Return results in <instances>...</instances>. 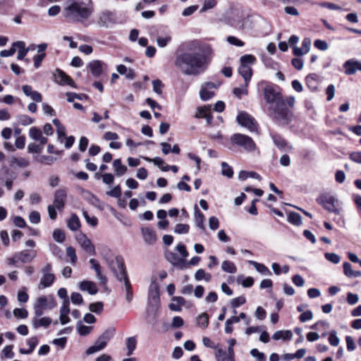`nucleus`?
I'll return each mask as SVG.
<instances>
[{"label":"nucleus","instance_id":"f257e3e1","mask_svg":"<svg viewBox=\"0 0 361 361\" xmlns=\"http://www.w3.org/2000/svg\"><path fill=\"white\" fill-rule=\"evenodd\" d=\"M175 66L186 75H197L206 68V58L197 52H183L175 59Z\"/></svg>","mask_w":361,"mask_h":361},{"label":"nucleus","instance_id":"f03ea898","mask_svg":"<svg viewBox=\"0 0 361 361\" xmlns=\"http://www.w3.org/2000/svg\"><path fill=\"white\" fill-rule=\"evenodd\" d=\"M94 12L90 1H71L63 10V16L68 22L85 23Z\"/></svg>","mask_w":361,"mask_h":361},{"label":"nucleus","instance_id":"7ed1b4c3","mask_svg":"<svg viewBox=\"0 0 361 361\" xmlns=\"http://www.w3.org/2000/svg\"><path fill=\"white\" fill-rule=\"evenodd\" d=\"M269 115L279 124L287 125L292 120L293 114L287 107L284 100L274 106H269Z\"/></svg>","mask_w":361,"mask_h":361},{"label":"nucleus","instance_id":"20e7f679","mask_svg":"<svg viewBox=\"0 0 361 361\" xmlns=\"http://www.w3.org/2000/svg\"><path fill=\"white\" fill-rule=\"evenodd\" d=\"M67 197V192L65 189H58L54 192V198L53 204H50L47 207L49 216L51 220L56 219L57 213L56 209L62 211L64 208Z\"/></svg>","mask_w":361,"mask_h":361},{"label":"nucleus","instance_id":"39448f33","mask_svg":"<svg viewBox=\"0 0 361 361\" xmlns=\"http://www.w3.org/2000/svg\"><path fill=\"white\" fill-rule=\"evenodd\" d=\"M232 144L242 147L244 150L248 152H254L257 146L254 140L248 135L235 133L230 139Z\"/></svg>","mask_w":361,"mask_h":361},{"label":"nucleus","instance_id":"423d86ee","mask_svg":"<svg viewBox=\"0 0 361 361\" xmlns=\"http://www.w3.org/2000/svg\"><path fill=\"white\" fill-rule=\"evenodd\" d=\"M108 263L110 269L114 272L116 278L120 281L127 279V274L124 267L123 259L121 257H116L111 260H109L105 256L104 257Z\"/></svg>","mask_w":361,"mask_h":361},{"label":"nucleus","instance_id":"0eeeda50","mask_svg":"<svg viewBox=\"0 0 361 361\" xmlns=\"http://www.w3.org/2000/svg\"><path fill=\"white\" fill-rule=\"evenodd\" d=\"M236 120L239 125L250 132H258V125L256 120L247 112H240L236 117Z\"/></svg>","mask_w":361,"mask_h":361},{"label":"nucleus","instance_id":"6e6552de","mask_svg":"<svg viewBox=\"0 0 361 361\" xmlns=\"http://www.w3.org/2000/svg\"><path fill=\"white\" fill-rule=\"evenodd\" d=\"M160 298L159 286L157 283H152L149 286L148 304L149 307L154 312L157 311L159 307Z\"/></svg>","mask_w":361,"mask_h":361},{"label":"nucleus","instance_id":"1a4fd4ad","mask_svg":"<svg viewBox=\"0 0 361 361\" xmlns=\"http://www.w3.org/2000/svg\"><path fill=\"white\" fill-rule=\"evenodd\" d=\"M116 19L113 13L104 11L97 14L95 23L100 27H109L114 24Z\"/></svg>","mask_w":361,"mask_h":361},{"label":"nucleus","instance_id":"9d476101","mask_svg":"<svg viewBox=\"0 0 361 361\" xmlns=\"http://www.w3.org/2000/svg\"><path fill=\"white\" fill-rule=\"evenodd\" d=\"M264 97L266 102L270 106H274L283 100L281 94L271 85H267L264 87Z\"/></svg>","mask_w":361,"mask_h":361},{"label":"nucleus","instance_id":"9b49d317","mask_svg":"<svg viewBox=\"0 0 361 361\" xmlns=\"http://www.w3.org/2000/svg\"><path fill=\"white\" fill-rule=\"evenodd\" d=\"M219 86L220 83L219 82H208L204 83L201 86V89L200 91V99L202 101H207L212 99L215 94L214 92L212 90L217 89Z\"/></svg>","mask_w":361,"mask_h":361},{"label":"nucleus","instance_id":"f8f14e48","mask_svg":"<svg viewBox=\"0 0 361 361\" xmlns=\"http://www.w3.org/2000/svg\"><path fill=\"white\" fill-rule=\"evenodd\" d=\"M77 241L81 247L87 252L92 255H95L96 251L94 245L90 238L85 234L80 233L77 236Z\"/></svg>","mask_w":361,"mask_h":361},{"label":"nucleus","instance_id":"ddd939ff","mask_svg":"<svg viewBox=\"0 0 361 361\" xmlns=\"http://www.w3.org/2000/svg\"><path fill=\"white\" fill-rule=\"evenodd\" d=\"M317 200L318 202L329 212H334L336 211L335 198L334 197L329 195H322Z\"/></svg>","mask_w":361,"mask_h":361},{"label":"nucleus","instance_id":"4468645a","mask_svg":"<svg viewBox=\"0 0 361 361\" xmlns=\"http://www.w3.org/2000/svg\"><path fill=\"white\" fill-rule=\"evenodd\" d=\"M35 305L44 308L45 310H51L56 306V302L52 296H50L48 298L44 295H42L37 299Z\"/></svg>","mask_w":361,"mask_h":361},{"label":"nucleus","instance_id":"2eb2a0df","mask_svg":"<svg viewBox=\"0 0 361 361\" xmlns=\"http://www.w3.org/2000/svg\"><path fill=\"white\" fill-rule=\"evenodd\" d=\"M343 68L346 75H353L357 71H361V62L353 59L348 60L344 63Z\"/></svg>","mask_w":361,"mask_h":361},{"label":"nucleus","instance_id":"dca6fc26","mask_svg":"<svg viewBox=\"0 0 361 361\" xmlns=\"http://www.w3.org/2000/svg\"><path fill=\"white\" fill-rule=\"evenodd\" d=\"M19 262L27 263L32 261L37 256V251L34 250H25L16 253Z\"/></svg>","mask_w":361,"mask_h":361},{"label":"nucleus","instance_id":"f3484780","mask_svg":"<svg viewBox=\"0 0 361 361\" xmlns=\"http://www.w3.org/2000/svg\"><path fill=\"white\" fill-rule=\"evenodd\" d=\"M54 78L56 82L59 83V85H67L71 87L74 86L73 80L60 69H56V73L54 74Z\"/></svg>","mask_w":361,"mask_h":361},{"label":"nucleus","instance_id":"a211bd4d","mask_svg":"<svg viewBox=\"0 0 361 361\" xmlns=\"http://www.w3.org/2000/svg\"><path fill=\"white\" fill-rule=\"evenodd\" d=\"M104 63L99 60H94L89 63L87 68L94 78H99L103 72Z\"/></svg>","mask_w":361,"mask_h":361},{"label":"nucleus","instance_id":"6ab92c4d","mask_svg":"<svg viewBox=\"0 0 361 361\" xmlns=\"http://www.w3.org/2000/svg\"><path fill=\"white\" fill-rule=\"evenodd\" d=\"M141 232L146 243L153 245L156 243L157 238L155 231L152 228L149 227L142 228Z\"/></svg>","mask_w":361,"mask_h":361},{"label":"nucleus","instance_id":"aec40b11","mask_svg":"<svg viewBox=\"0 0 361 361\" xmlns=\"http://www.w3.org/2000/svg\"><path fill=\"white\" fill-rule=\"evenodd\" d=\"M69 300L63 301L62 305L60 308V322L62 325L68 324L70 322L68 314L70 313Z\"/></svg>","mask_w":361,"mask_h":361},{"label":"nucleus","instance_id":"412c9836","mask_svg":"<svg viewBox=\"0 0 361 361\" xmlns=\"http://www.w3.org/2000/svg\"><path fill=\"white\" fill-rule=\"evenodd\" d=\"M79 288L82 291H87L90 295H95L98 292V288L94 282L91 281H82L79 283Z\"/></svg>","mask_w":361,"mask_h":361},{"label":"nucleus","instance_id":"4be33fe9","mask_svg":"<svg viewBox=\"0 0 361 361\" xmlns=\"http://www.w3.org/2000/svg\"><path fill=\"white\" fill-rule=\"evenodd\" d=\"M56 277L54 274H42L38 283L39 290L50 287L55 281Z\"/></svg>","mask_w":361,"mask_h":361},{"label":"nucleus","instance_id":"5701e85b","mask_svg":"<svg viewBox=\"0 0 361 361\" xmlns=\"http://www.w3.org/2000/svg\"><path fill=\"white\" fill-rule=\"evenodd\" d=\"M91 269H94L96 272L97 278L100 281L101 284L106 283V277L102 274L101 267L97 260L95 259H90L89 261Z\"/></svg>","mask_w":361,"mask_h":361},{"label":"nucleus","instance_id":"b1692460","mask_svg":"<svg viewBox=\"0 0 361 361\" xmlns=\"http://www.w3.org/2000/svg\"><path fill=\"white\" fill-rule=\"evenodd\" d=\"M166 259L173 266L178 267L180 269L183 267L184 260L173 252H166Z\"/></svg>","mask_w":361,"mask_h":361},{"label":"nucleus","instance_id":"393cba45","mask_svg":"<svg viewBox=\"0 0 361 361\" xmlns=\"http://www.w3.org/2000/svg\"><path fill=\"white\" fill-rule=\"evenodd\" d=\"M52 320L48 317H44L41 318L33 317L32 319V325L34 329L39 327H48L51 323Z\"/></svg>","mask_w":361,"mask_h":361},{"label":"nucleus","instance_id":"a878e982","mask_svg":"<svg viewBox=\"0 0 361 361\" xmlns=\"http://www.w3.org/2000/svg\"><path fill=\"white\" fill-rule=\"evenodd\" d=\"M14 46H16V51L18 49L17 59L23 60L28 53L30 48H26L25 43L23 41L14 42Z\"/></svg>","mask_w":361,"mask_h":361},{"label":"nucleus","instance_id":"bb28decb","mask_svg":"<svg viewBox=\"0 0 361 361\" xmlns=\"http://www.w3.org/2000/svg\"><path fill=\"white\" fill-rule=\"evenodd\" d=\"M238 73L244 78L246 84H249V82L251 80L252 75V71L251 67L250 66L240 64L238 68Z\"/></svg>","mask_w":361,"mask_h":361},{"label":"nucleus","instance_id":"cd10ccee","mask_svg":"<svg viewBox=\"0 0 361 361\" xmlns=\"http://www.w3.org/2000/svg\"><path fill=\"white\" fill-rule=\"evenodd\" d=\"M343 273L348 278H357L361 276V271L353 270L351 264L345 262L343 264Z\"/></svg>","mask_w":361,"mask_h":361},{"label":"nucleus","instance_id":"c85d7f7f","mask_svg":"<svg viewBox=\"0 0 361 361\" xmlns=\"http://www.w3.org/2000/svg\"><path fill=\"white\" fill-rule=\"evenodd\" d=\"M9 164L11 166H13L15 165L20 167V168H26L30 165V161L25 158H17L14 156L9 157Z\"/></svg>","mask_w":361,"mask_h":361},{"label":"nucleus","instance_id":"c756f323","mask_svg":"<svg viewBox=\"0 0 361 361\" xmlns=\"http://www.w3.org/2000/svg\"><path fill=\"white\" fill-rule=\"evenodd\" d=\"M195 222L196 226L200 228L202 231H205V226H204V214L200 211L198 207L195 206Z\"/></svg>","mask_w":361,"mask_h":361},{"label":"nucleus","instance_id":"7c9ffc66","mask_svg":"<svg viewBox=\"0 0 361 361\" xmlns=\"http://www.w3.org/2000/svg\"><path fill=\"white\" fill-rule=\"evenodd\" d=\"M292 336H293V334H292V331H290V330H280V331H276L272 338L273 339L276 340V341H278V340H291L292 338Z\"/></svg>","mask_w":361,"mask_h":361},{"label":"nucleus","instance_id":"2f4dec72","mask_svg":"<svg viewBox=\"0 0 361 361\" xmlns=\"http://www.w3.org/2000/svg\"><path fill=\"white\" fill-rule=\"evenodd\" d=\"M215 357L216 361H235L234 358L231 357L226 351L221 348H216L215 352Z\"/></svg>","mask_w":361,"mask_h":361},{"label":"nucleus","instance_id":"473e14b6","mask_svg":"<svg viewBox=\"0 0 361 361\" xmlns=\"http://www.w3.org/2000/svg\"><path fill=\"white\" fill-rule=\"evenodd\" d=\"M116 70L121 75H124L127 79L133 80L135 78L134 71L131 68H127L123 64L118 65Z\"/></svg>","mask_w":361,"mask_h":361},{"label":"nucleus","instance_id":"72a5a7b5","mask_svg":"<svg viewBox=\"0 0 361 361\" xmlns=\"http://www.w3.org/2000/svg\"><path fill=\"white\" fill-rule=\"evenodd\" d=\"M68 228L73 231H77L80 227V221L78 216L73 214L67 221Z\"/></svg>","mask_w":361,"mask_h":361},{"label":"nucleus","instance_id":"f704fd0d","mask_svg":"<svg viewBox=\"0 0 361 361\" xmlns=\"http://www.w3.org/2000/svg\"><path fill=\"white\" fill-rule=\"evenodd\" d=\"M113 166L118 176L123 175L127 171V167L122 164L121 159H115L113 162Z\"/></svg>","mask_w":361,"mask_h":361},{"label":"nucleus","instance_id":"c9c22d12","mask_svg":"<svg viewBox=\"0 0 361 361\" xmlns=\"http://www.w3.org/2000/svg\"><path fill=\"white\" fill-rule=\"evenodd\" d=\"M249 263L252 264L260 274L264 276H269L271 274L270 270L264 264L252 260L249 261Z\"/></svg>","mask_w":361,"mask_h":361},{"label":"nucleus","instance_id":"e433bc0d","mask_svg":"<svg viewBox=\"0 0 361 361\" xmlns=\"http://www.w3.org/2000/svg\"><path fill=\"white\" fill-rule=\"evenodd\" d=\"M35 160L42 164L51 165L54 164L56 159L49 155H38L35 157Z\"/></svg>","mask_w":361,"mask_h":361},{"label":"nucleus","instance_id":"4c0bfd02","mask_svg":"<svg viewBox=\"0 0 361 361\" xmlns=\"http://www.w3.org/2000/svg\"><path fill=\"white\" fill-rule=\"evenodd\" d=\"M221 269L229 274H234L237 271V268L235 264L229 260H225L221 263Z\"/></svg>","mask_w":361,"mask_h":361},{"label":"nucleus","instance_id":"58836bf2","mask_svg":"<svg viewBox=\"0 0 361 361\" xmlns=\"http://www.w3.org/2000/svg\"><path fill=\"white\" fill-rule=\"evenodd\" d=\"M172 40V37L170 33L166 34L164 36H159L157 37V44L158 47L164 48L166 47Z\"/></svg>","mask_w":361,"mask_h":361},{"label":"nucleus","instance_id":"ea45409f","mask_svg":"<svg viewBox=\"0 0 361 361\" xmlns=\"http://www.w3.org/2000/svg\"><path fill=\"white\" fill-rule=\"evenodd\" d=\"M137 340L135 337H129L126 339L127 355H131L136 348Z\"/></svg>","mask_w":361,"mask_h":361},{"label":"nucleus","instance_id":"a19ab883","mask_svg":"<svg viewBox=\"0 0 361 361\" xmlns=\"http://www.w3.org/2000/svg\"><path fill=\"white\" fill-rule=\"evenodd\" d=\"M247 86L248 84H246V82H245L244 85H242L238 87H235L233 90V94L238 99H240L243 95H247L248 93Z\"/></svg>","mask_w":361,"mask_h":361},{"label":"nucleus","instance_id":"79ce46f5","mask_svg":"<svg viewBox=\"0 0 361 361\" xmlns=\"http://www.w3.org/2000/svg\"><path fill=\"white\" fill-rule=\"evenodd\" d=\"M211 111V106L205 105L203 106H200L197 109V113L195 114V118H206L208 114H210Z\"/></svg>","mask_w":361,"mask_h":361},{"label":"nucleus","instance_id":"37998d69","mask_svg":"<svg viewBox=\"0 0 361 361\" xmlns=\"http://www.w3.org/2000/svg\"><path fill=\"white\" fill-rule=\"evenodd\" d=\"M76 328L78 334L80 336H87L88 335L92 330V326H85L82 324V322H78L76 324Z\"/></svg>","mask_w":361,"mask_h":361},{"label":"nucleus","instance_id":"c03bdc74","mask_svg":"<svg viewBox=\"0 0 361 361\" xmlns=\"http://www.w3.org/2000/svg\"><path fill=\"white\" fill-rule=\"evenodd\" d=\"M249 177L259 179V180L261 179V176L257 173H256L255 171L247 172L245 171H240L238 173V178L240 180H246Z\"/></svg>","mask_w":361,"mask_h":361},{"label":"nucleus","instance_id":"a18cd8bd","mask_svg":"<svg viewBox=\"0 0 361 361\" xmlns=\"http://www.w3.org/2000/svg\"><path fill=\"white\" fill-rule=\"evenodd\" d=\"M288 221L293 225L300 226L302 224L301 216L296 212H290L288 216Z\"/></svg>","mask_w":361,"mask_h":361},{"label":"nucleus","instance_id":"49530a36","mask_svg":"<svg viewBox=\"0 0 361 361\" xmlns=\"http://www.w3.org/2000/svg\"><path fill=\"white\" fill-rule=\"evenodd\" d=\"M16 118L18 124L25 126L32 124L35 121L34 118L25 114L18 115Z\"/></svg>","mask_w":361,"mask_h":361},{"label":"nucleus","instance_id":"de8ad7c7","mask_svg":"<svg viewBox=\"0 0 361 361\" xmlns=\"http://www.w3.org/2000/svg\"><path fill=\"white\" fill-rule=\"evenodd\" d=\"M197 325L201 328H206L209 324V316L207 313H202L197 318Z\"/></svg>","mask_w":361,"mask_h":361},{"label":"nucleus","instance_id":"09e8293b","mask_svg":"<svg viewBox=\"0 0 361 361\" xmlns=\"http://www.w3.org/2000/svg\"><path fill=\"white\" fill-rule=\"evenodd\" d=\"M116 329L114 327H109L106 329L99 336L102 338V340H104V341L107 343L108 341L113 338Z\"/></svg>","mask_w":361,"mask_h":361},{"label":"nucleus","instance_id":"8fccbe9b","mask_svg":"<svg viewBox=\"0 0 361 361\" xmlns=\"http://www.w3.org/2000/svg\"><path fill=\"white\" fill-rule=\"evenodd\" d=\"M237 282L240 283L242 286L245 288H250L254 283V279L251 276H248L246 279H243V276H238L237 278Z\"/></svg>","mask_w":361,"mask_h":361},{"label":"nucleus","instance_id":"3c124183","mask_svg":"<svg viewBox=\"0 0 361 361\" xmlns=\"http://www.w3.org/2000/svg\"><path fill=\"white\" fill-rule=\"evenodd\" d=\"M85 199L88 201L90 204L94 205V207H99V199L94 196L92 193L85 191L84 192Z\"/></svg>","mask_w":361,"mask_h":361},{"label":"nucleus","instance_id":"603ef678","mask_svg":"<svg viewBox=\"0 0 361 361\" xmlns=\"http://www.w3.org/2000/svg\"><path fill=\"white\" fill-rule=\"evenodd\" d=\"M221 174L228 178H232L233 175L232 168L224 161L221 163Z\"/></svg>","mask_w":361,"mask_h":361},{"label":"nucleus","instance_id":"864d4df0","mask_svg":"<svg viewBox=\"0 0 361 361\" xmlns=\"http://www.w3.org/2000/svg\"><path fill=\"white\" fill-rule=\"evenodd\" d=\"M123 281H124L125 288L126 290V299L128 302H130L133 300V292L131 290V285L128 278L125 279Z\"/></svg>","mask_w":361,"mask_h":361},{"label":"nucleus","instance_id":"5fc2aeb1","mask_svg":"<svg viewBox=\"0 0 361 361\" xmlns=\"http://www.w3.org/2000/svg\"><path fill=\"white\" fill-rule=\"evenodd\" d=\"M255 61H256V58L251 54H245L240 57V64L249 66V65L255 63Z\"/></svg>","mask_w":361,"mask_h":361},{"label":"nucleus","instance_id":"6e6d98bb","mask_svg":"<svg viewBox=\"0 0 361 361\" xmlns=\"http://www.w3.org/2000/svg\"><path fill=\"white\" fill-rule=\"evenodd\" d=\"M53 238L55 241L62 243L66 238L64 232L61 229H55L53 232Z\"/></svg>","mask_w":361,"mask_h":361},{"label":"nucleus","instance_id":"4d7b16f0","mask_svg":"<svg viewBox=\"0 0 361 361\" xmlns=\"http://www.w3.org/2000/svg\"><path fill=\"white\" fill-rule=\"evenodd\" d=\"M42 135V133L40 129L37 127H32L29 130V136L31 139L37 141L39 138Z\"/></svg>","mask_w":361,"mask_h":361},{"label":"nucleus","instance_id":"13d9d810","mask_svg":"<svg viewBox=\"0 0 361 361\" xmlns=\"http://www.w3.org/2000/svg\"><path fill=\"white\" fill-rule=\"evenodd\" d=\"M272 140L278 148L283 149L285 147H286V140L283 138H282L280 135H273Z\"/></svg>","mask_w":361,"mask_h":361},{"label":"nucleus","instance_id":"bf43d9fd","mask_svg":"<svg viewBox=\"0 0 361 361\" xmlns=\"http://www.w3.org/2000/svg\"><path fill=\"white\" fill-rule=\"evenodd\" d=\"M216 0H204L200 13H204L209 9H212L216 6Z\"/></svg>","mask_w":361,"mask_h":361},{"label":"nucleus","instance_id":"052dcab7","mask_svg":"<svg viewBox=\"0 0 361 361\" xmlns=\"http://www.w3.org/2000/svg\"><path fill=\"white\" fill-rule=\"evenodd\" d=\"M329 342L332 346H337L339 344L340 339L337 336V333L336 331L333 330L329 332Z\"/></svg>","mask_w":361,"mask_h":361},{"label":"nucleus","instance_id":"680f3d73","mask_svg":"<svg viewBox=\"0 0 361 361\" xmlns=\"http://www.w3.org/2000/svg\"><path fill=\"white\" fill-rule=\"evenodd\" d=\"M71 300L74 305H83L84 300L82 296L79 293H72L71 295Z\"/></svg>","mask_w":361,"mask_h":361},{"label":"nucleus","instance_id":"e2e57ef3","mask_svg":"<svg viewBox=\"0 0 361 361\" xmlns=\"http://www.w3.org/2000/svg\"><path fill=\"white\" fill-rule=\"evenodd\" d=\"M103 303L102 302H97L91 303L89 306V310L96 314H99L103 310Z\"/></svg>","mask_w":361,"mask_h":361},{"label":"nucleus","instance_id":"0e129e2a","mask_svg":"<svg viewBox=\"0 0 361 361\" xmlns=\"http://www.w3.org/2000/svg\"><path fill=\"white\" fill-rule=\"evenodd\" d=\"M43 149L42 145L35 142L30 143L27 146V151L29 153H40Z\"/></svg>","mask_w":361,"mask_h":361},{"label":"nucleus","instance_id":"69168bd1","mask_svg":"<svg viewBox=\"0 0 361 361\" xmlns=\"http://www.w3.org/2000/svg\"><path fill=\"white\" fill-rule=\"evenodd\" d=\"M174 232L178 234H185L189 232V226L184 224H176Z\"/></svg>","mask_w":361,"mask_h":361},{"label":"nucleus","instance_id":"338daca9","mask_svg":"<svg viewBox=\"0 0 361 361\" xmlns=\"http://www.w3.org/2000/svg\"><path fill=\"white\" fill-rule=\"evenodd\" d=\"M66 254H67V256L71 258V264H75L78 259L75 248H73L71 246L68 247L66 248Z\"/></svg>","mask_w":361,"mask_h":361},{"label":"nucleus","instance_id":"774afa93","mask_svg":"<svg viewBox=\"0 0 361 361\" xmlns=\"http://www.w3.org/2000/svg\"><path fill=\"white\" fill-rule=\"evenodd\" d=\"M29 221L34 224H37L41 221L40 214L37 211H32L29 214Z\"/></svg>","mask_w":361,"mask_h":361}]
</instances>
